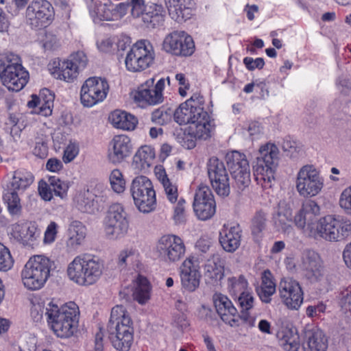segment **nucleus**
Listing matches in <instances>:
<instances>
[{
    "label": "nucleus",
    "mask_w": 351,
    "mask_h": 351,
    "mask_svg": "<svg viewBox=\"0 0 351 351\" xmlns=\"http://www.w3.org/2000/svg\"><path fill=\"white\" fill-rule=\"evenodd\" d=\"M185 199L180 197L177 200V204L174 207L173 219L176 223L180 224L185 221Z\"/></svg>",
    "instance_id": "54"
},
{
    "label": "nucleus",
    "mask_w": 351,
    "mask_h": 351,
    "mask_svg": "<svg viewBox=\"0 0 351 351\" xmlns=\"http://www.w3.org/2000/svg\"><path fill=\"white\" fill-rule=\"evenodd\" d=\"M339 304L342 313L348 317L351 316V289L341 292Z\"/></svg>",
    "instance_id": "56"
},
{
    "label": "nucleus",
    "mask_w": 351,
    "mask_h": 351,
    "mask_svg": "<svg viewBox=\"0 0 351 351\" xmlns=\"http://www.w3.org/2000/svg\"><path fill=\"white\" fill-rule=\"evenodd\" d=\"M49 71L56 79L72 82L77 78L78 71L69 59L56 58L49 64Z\"/></svg>",
    "instance_id": "27"
},
{
    "label": "nucleus",
    "mask_w": 351,
    "mask_h": 351,
    "mask_svg": "<svg viewBox=\"0 0 351 351\" xmlns=\"http://www.w3.org/2000/svg\"><path fill=\"white\" fill-rule=\"evenodd\" d=\"M103 228L107 239L117 240L128 232L129 222L125 210L119 204L111 205L104 219Z\"/></svg>",
    "instance_id": "11"
},
{
    "label": "nucleus",
    "mask_w": 351,
    "mask_h": 351,
    "mask_svg": "<svg viewBox=\"0 0 351 351\" xmlns=\"http://www.w3.org/2000/svg\"><path fill=\"white\" fill-rule=\"evenodd\" d=\"M295 189L305 198L318 195L324 186V180L320 172L312 165L302 166L296 174Z\"/></svg>",
    "instance_id": "9"
},
{
    "label": "nucleus",
    "mask_w": 351,
    "mask_h": 351,
    "mask_svg": "<svg viewBox=\"0 0 351 351\" xmlns=\"http://www.w3.org/2000/svg\"><path fill=\"white\" fill-rule=\"evenodd\" d=\"M156 250L159 257L165 262L174 263L181 260L186 253V245L182 238L169 234L161 237L158 241Z\"/></svg>",
    "instance_id": "17"
},
{
    "label": "nucleus",
    "mask_w": 351,
    "mask_h": 351,
    "mask_svg": "<svg viewBox=\"0 0 351 351\" xmlns=\"http://www.w3.org/2000/svg\"><path fill=\"white\" fill-rule=\"evenodd\" d=\"M133 151L131 138L125 134L114 136L109 143L108 158L113 164L122 162Z\"/></svg>",
    "instance_id": "24"
},
{
    "label": "nucleus",
    "mask_w": 351,
    "mask_h": 351,
    "mask_svg": "<svg viewBox=\"0 0 351 351\" xmlns=\"http://www.w3.org/2000/svg\"><path fill=\"white\" fill-rule=\"evenodd\" d=\"M320 207L317 203L312 199L306 200L294 216L295 226L306 236L313 237L317 228Z\"/></svg>",
    "instance_id": "13"
},
{
    "label": "nucleus",
    "mask_w": 351,
    "mask_h": 351,
    "mask_svg": "<svg viewBox=\"0 0 351 351\" xmlns=\"http://www.w3.org/2000/svg\"><path fill=\"white\" fill-rule=\"evenodd\" d=\"M241 230L239 226H229L223 225L219 232V243L223 249L233 252L241 244Z\"/></svg>",
    "instance_id": "30"
},
{
    "label": "nucleus",
    "mask_w": 351,
    "mask_h": 351,
    "mask_svg": "<svg viewBox=\"0 0 351 351\" xmlns=\"http://www.w3.org/2000/svg\"><path fill=\"white\" fill-rule=\"evenodd\" d=\"M166 198L171 204H175L178 198V185L176 182L169 179L162 184Z\"/></svg>",
    "instance_id": "51"
},
{
    "label": "nucleus",
    "mask_w": 351,
    "mask_h": 351,
    "mask_svg": "<svg viewBox=\"0 0 351 351\" xmlns=\"http://www.w3.org/2000/svg\"><path fill=\"white\" fill-rule=\"evenodd\" d=\"M243 64L248 70L253 71L255 69H261L265 65V62L262 58L253 59L251 57H245L243 59Z\"/></svg>",
    "instance_id": "62"
},
{
    "label": "nucleus",
    "mask_w": 351,
    "mask_h": 351,
    "mask_svg": "<svg viewBox=\"0 0 351 351\" xmlns=\"http://www.w3.org/2000/svg\"><path fill=\"white\" fill-rule=\"evenodd\" d=\"M0 80L11 91L18 92L26 85L29 73L23 66L18 55L12 53H0Z\"/></svg>",
    "instance_id": "6"
},
{
    "label": "nucleus",
    "mask_w": 351,
    "mask_h": 351,
    "mask_svg": "<svg viewBox=\"0 0 351 351\" xmlns=\"http://www.w3.org/2000/svg\"><path fill=\"white\" fill-rule=\"evenodd\" d=\"M207 167L213 189L220 196H228L230 193L229 178L223 162L213 157L209 159Z\"/></svg>",
    "instance_id": "20"
},
{
    "label": "nucleus",
    "mask_w": 351,
    "mask_h": 351,
    "mask_svg": "<svg viewBox=\"0 0 351 351\" xmlns=\"http://www.w3.org/2000/svg\"><path fill=\"white\" fill-rule=\"evenodd\" d=\"M278 160L279 149L275 144L267 143L260 147L253 169L255 179L262 187H271Z\"/></svg>",
    "instance_id": "7"
},
{
    "label": "nucleus",
    "mask_w": 351,
    "mask_h": 351,
    "mask_svg": "<svg viewBox=\"0 0 351 351\" xmlns=\"http://www.w3.org/2000/svg\"><path fill=\"white\" fill-rule=\"evenodd\" d=\"M69 60L73 63L78 72L86 67L88 62L87 57L83 51H77L69 57Z\"/></svg>",
    "instance_id": "58"
},
{
    "label": "nucleus",
    "mask_w": 351,
    "mask_h": 351,
    "mask_svg": "<svg viewBox=\"0 0 351 351\" xmlns=\"http://www.w3.org/2000/svg\"><path fill=\"white\" fill-rule=\"evenodd\" d=\"M33 153L35 156L40 158H45L47 156L48 147L43 136L36 138Z\"/></svg>",
    "instance_id": "59"
},
{
    "label": "nucleus",
    "mask_w": 351,
    "mask_h": 351,
    "mask_svg": "<svg viewBox=\"0 0 351 351\" xmlns=\"http://www.w3.org/2000/svg\"><path fill=\"white\" fill-rule=\"evenodd\" d=\"M249 289V283L245 276L241 274L228 277L227 289L232 297H237Z\"/></svg>",
    "instance_id": "42"
},
{
    "label": "nucleus",
    "mask_w": 351,
    "mask_h": 351,
    "mask_svg": "<svg viewBox=\"0 0 351 351\" xmlns=\"http://www.w3.org/2000/svg\"><path fill=\"white\" fill-rule=\"evenodd\" d=\"M237 298L241 311H248L253 308L254 298L250 289L239 295Z\"/></svg>",
    "instance_id": "53"
},
{
    "label": "nucleus",
    "mask_w": 351,
    "mask_h": 351,
    "mask_svg": "<svg viewBox=\"0 0 351 351\" xmlns=\"http://www.w3.org/2000/svg\"><path fill=\"white\" fill-rule=\"evenodd\" d=\"M14 261L10 250L0 243V271H8L14 266Z\"/></svg>",
    "instance_id": "48"
},
{
    "label": "nucleus",
    "mask_w": 351,
    "mask_h": 351,
    "mask_svg": "<svg viewBox=\"0 0 351 351\" xmlns=\"http://www.w3.org/2000/svg\"><path fill=\"white\" fill-rule=\"evenodd\" d=\"M109 120L114 128L126 131L134 130L138 124V119L134 115L120 110L111 112Z\"/></svg>",
    "instance_id": "35"
},
{
    "label": "nucleus",
    "mask_w": 351,
    "mask_h": 351,
    "mask_svg": "<svg viewBox=\"0 0 351 351\" xmlns=\"http://www.w3.org/2000/svg\"><path fill=\"white\" fill-rule=\"evenodd\" d=\"M33 181L34 176L30 172L18 170L14 171L12 180L8 184L6 188L10 191L12 190L21 193L33 183Z\"/></svg>",
    "instance_id": "38"
},
{
    "label": "nucleus",
    "mask_w": 351,
    "mask_h": 351,
    "mask_svg": "<svg viewBox=\"0 0 351 351\" xmlns=\"http://www.w3.org/2000/svg\"><path fill=\"white\" fill-rule=\"evenodd\" d=\"M57 224L54 221H51L47 226L45 232L44 242L45 243H53L57 234Z\"/></svg>",
    "instance_id": "63"
},
{
    "label": "nucleus",
    "mask_w": 351,
    "mask_h": 351,
    "mask_svg": "<svg viewBox=\"0 0 351 351\" xmlns=\"http://www.w3.org/2000/svg\"><path fill=\"white\" fill-rule=\"evenodd\" d=\"M280 344L285 351H298L300 341L298 335L289 328H283L278 333Z\"/></svg>",
    "instance_id": "39"
},
{
    "label": "nucleus",
    "mask_w": 351,
    "mask_h": 351,
    "mask_svg": "<svg viewBox=\"0 0 351 351\" xmlns=\"http://www.w3.org/2000/svg\"><path fill=\"white\" fill-rule=\"evenodd\" d=\"M351 235V221L344 217L328 215L319 218L315 235L312 238H322L337 242L343 241Z\"/></svg>",
    "instance_id": "8"
},
{
    "label": "nucleus",
    "mask_w": 351,
    "mask_h": 351,
    "mask_svg": "<svg viewBox=\"0 0 351 351\" xmlns=\"http://www.w3.org/2000/svg\"><path fill=\"white\" fill-rule=\"evenodd\" d=\"M103 261L92 255H78L66 267L68 278L81 287H88L99 281L104 271Z\"/></svg>",
    "instance_id": "4"
},
{
    "label": "nucleus",
    "mask_w": 351,
    "mask_h": 351,
    "mask_svg": "<svg viewBox=\"0 0 351 351\" xmlns=\"http://www.w3.org/2000/svg\"><path fill=\"white\" fill-rule=\"evenodd\" d=\"M130 191L134 204L140 212L149 213L156 208V192L152 182L147 177H136L131 183Z\"/></svg>",
    "instance_id": "10"
},
{
    "label": "nucleus",
    "mask_w": 351,
    "mask_h": 351,
    "mask_svg": "<svg viewBox=\"0 0 351 351\" xmlns=\"http://www.w3.org/2000/svg\"><path fill=\"white\" fill-rule=\"evenodd\" d=\"M151 286L147 279L138 276L136 279V285L133 296L134 299L140 304H145L150 299Z\"/></svg>",
    "instance_id": "41"
},
{
    "label": "nucleus",
    "mask_w": 351,
    "mask_h": 351,
    "mask_svg": "<svg viewBox=\"0 0 351 351\" xmlns=\"http://www.w3.org/2000/svg\"><path fill=\"white\" fill-rule=\"evenodd\" d=\"M108 338L112 346L119 351H129L134 341L133 321L122 305L112 308L107 326Z\"/></svg>",
    "instance_id": "2"
},
{
    "label": "nucleus",
    "mask_w": 351,
    "mask_h": 351,
    "mask_svg": "<svg viewBox=\"0 0 351 351\" xmlns=\"http://www.w3.org/2000/svg\"><path fill=\"white\" fill-rule=\"evenodd\" d=\"M109 182L112 191L117 193H122L125 189V180L122 172L118 169H113L109 175Z\"/></svg>",
    "instance_id": "46"
},
{
    "label": "nucleus",
    "mask_w": 351,
    "mask_h": 351,
    "mask_svg": "<svg viewBox=\"0 0 351 351\" xmlns=\"http://www.w3.org/2000/svg\"><path fill=\"white\" fill-rule=\"evenodd\" d=\"M20 193L14 191H10L5 189L3 194V200L7 204L8 210L12 215H19L21 211V204L19 197Z\"/></svg>",
    "instance_id": "43"
},
{
    "label": "nucleus",
    "mask_w": 351,
    "mask_h": 351,
    "mask_svg": "<svg viewBox=\"0 0 351 351\" xmlns=\"http://www.w3.org/2000/svg\"><path fill=\"white\" fill-rule=\"evenodd\" d=\"M327 348L328 339L320 328L313 326L305 331L304 351H326Z\"/></svg>",
    "instance_id": "29"
},
{
    "label": "nucleus",
    "mask_w": 351,
    "mask_h": 351,
    "mask_svg": "<svg viewBox=\"0 0 351 351\" xmlns=\"http://www.w3.org/2000/svg\"><path fill=\"white\" fill-rule=\"evenodd\" d=\"M154 57L155 53L151 43L147 40H138L127 53L125 66L130 71H141L153 63Z\"/></svg>",
    "instance_id": "12"
},
{
    "label": "nucleus",
    "mask_w": 351,
    "mask_h": 351,
    "mask_svg": "<svg viewBox=\"0 0 351 351\" xmlns=\"http://www.w3.org/2000/svg\"><path fill=\"white\" fill-rule=\"evenodd\" d=\"M141 19L148 28H155L162 25L165 21L163 7L154 3L147 5Z\"/></svg>",
    "instance_id": "36"
},
{
    "label": "nucleus",
    "mask_w": 351,
    "mask_h": 351,
    "mask_svg": "<svg viewBox=\"0 0 351 351\" xmlns=\"http://www.w3.org/2000/svg\"><path fill=\"white\" fill-rule=\"evenodd\" d=\"M165 80L160 79L154 85V78L141 84L135 93L134 100L142 104L157 105L163 101Z\"/></svg>",
    "instance_id": "23"
},
{
    "label": "nucleus",
    "mask_w": 351,
    "mask_h": 351,
    "mask_svg": "<svg viewBox=\"0 0 351 351\" xmlns=\"http://www.w3.org/2000/svg\"><path fill=\"white\" fill-rule=\"evenodd\" d=\"M226 158L236 186L243 190L251 182L250 166L246 156L238 151H232L226 154Z\"/></svg>",
    "instance_id": "15"
},
{
    "label": "nucleus",
    "mask_w": 351,
    "mask_h": 351,
    "mask_svg": "<svg viewBox=\"0 0 351 351\" xmlns=\"http://www.w3.org/2000/svg\"><path fill=\"white\" fill-rule=\"evenodd\" d=\"M38 193L45 201H50L53 197V189L50 182L40 180L38 183Z\"/></svg>",
    "instance_id": "60"
},
{
    "label": "nucleus",
    "mask_w": 351,
    "mask_h": 351,
    "mask_svg": "<svg viewBox=\"0 0 351 351\" xmlns=\"http://www.w3.org/2000/svg\"><path fill=\"white\" fill-rule=\"evenodd\" d=\"M180 276L182 287L189 291H195L199 286L201 274L194 265L193 258H186L180 267Z\"/></svg>",
    "instance_id": "26"
},
{
    "label": "nucleus",
    "mask_w": 351,
    "mask_h": 351,
    "mask_svg": "<svg viewBox=\"0 0 351 351\" xmlns=\"http://www.w3.org/2000/svg\"><path fill=\"white\" fill-rule=\"evenodd\" d=\"M108 91L109 85L104 78L89 77L81 88V103L85 107H92L103 101L106 98Z\"/></svg>",
    "instance_id": "16"
},
{
    "label": "nucleus",
    "mask_w": 351,
    "mask_h": 351,
    "mask_svg": "<svg viewBox=\"0 0 351 351\" xmlns=\"http://www.w3.org/2000/svg\"><path fill=\"white\" fill-rule=\"evenodd\" d=\"M267 225V215L262 210L256 213L252 220V234L256 239H259L263 236V232Z\"/></svg>",
    "instance_id": "44"
},
{
    "label": "nucleus",
    "mask_w": 351,
    "mask_h": 351,
    "mask_svg": "<svg viewBox=\"0 0 351 351\" xmlns=\"http://www.w3.org/2000/svg\"><path fill=\"white\" fill-rule=\"evenodd\" d=\"M86 236V228L80 221H73L70 223L67 230V240L66 247L68 250H76L81 245Z\"/></svg>",
    "instance_id": "32"
},
{
    "label": "nucleus",
    "mask_w": 351,
    "mask_h": 351,
    "mask_svg": "<svg viewBox=\"0 0 351 351\" xmlns=\"http://www.w3.org/2000/svg\"><path fill=\"white\" fill-rule=\"evenodd\" d=\"M256 292L262 302L269 303L271 297L276 292V283L269 270H265L261 275V284L256 288Z\"/></svg>",
    "instance_id": "37"
},
{
    "label": "nucleus",
    "mask_w": 351,
    "mask_h": 351,
    "mask_svg": "<svg viewBox=\"0 0 351 351\" xmlns=\"http://www.w3.org/2000/svg\"><path fill=\"white\" fill-rule=\"evenodd\" d=\"M49 182L52 186L53 192L55 195L60 197L61 199H65L67 196L69 184L64 181H62L56 176H50Z\"/></svg>",
    "instance_id": "49"
},
{
    "label": "nucleus",
    "mask_w": 351,
    "mask_h": 351,
    "mask_svg": "<svg viewBox=\"0 0 351 351\" xmlns=\"http://www.w3.org/2000/svg\"><path fill=\"white\" fill-rule=\"evenodd\" d=\"M292 219L289 212H278L274 217V223L278 230L284 233L289 234L293 231V227L291 224Z\"/></svg>",
    "instance_id": "45"
},
{
    "label": "nucleus",
    "mask_w": 351,
    "mask_h": 351,
    "mask_svg": "<svg viewBox=\"0 0 351 351\" xmlns=\"http://www.w3.org/2000/svg\"><path fill=\"white\" fill-rule=\"evenodd\" d=\"M54 262L43 255H35L29 258L21 271L23 286L28 290L42 289L50 276Z\"/></svg>",
    "instance_id": "5"
},
{
    "label": "nucleus",
    "mask_w": 351,
    "mask_h": 351,
    "mask_svg": "<svg viewBox=\"0 0 351 351\" xmlns=\"http://www.w3.org/2000/svg\"><path fill=\"white\" fill-rule=\"evenodd\" d=\"M54 10L47 0H32L26 9L27 23L34 28L45 27L53 20Z\"/></svg>",
    "instance_id": "18"
},
{
    "label": "nucleus",
    "mask_w": 351,
    "mask_h": 351,
    "mask_svg": "<svg viewBox=\"0 0 351 351\" xmlns=\"http://www.w3.org/2000/svg\"><path fill=\"white\" fill-rule=\"evenodd\" d=\"M162 49L177 56H190L195 51V44L191 36L184 31H174L167 35Z\"/></svg>",
    "instance_id": "19"
},
{
    "label": "nucleus",
    "mask_w": 351,
    "mask_h": 351,
    "mask_svg": "<svg viewBox=\"0 0 351 351\" xmlns=\"http://www.w3.org/2000/svg\"><path fill=\"white\" fill-rule=\"evenodd\" d=\"M302 266L306 278L311 282H318L324 278L322 260L315 252H306L303 257Z\"/></svg>",
    "instance_id": "28"
},
{
    "label": "nucleus",
    "mask_w": 351,
    "mask_h": 351,
    "mask_svg": "<svg viewBox=\"0 0 351 351\" xmlns=\"http://www.w3.org/2000/svg\"><path fill=\"white\" fill-rule=\"evenodd\" d=\"M40 43L45 51H54L60 47V40L51 32H45L40 34Z\"/></svg>",
    "instance_id": "47"
},
{
    "label": "nucleus",
    "mask_w": 351,
    "mask_h": 351,
    "mask_svg": "<svg viewBox=\"0 0 351 351\" xmlns=\"http://www.w3.org/2000/svg\"><path fill=\"white\" fill-rule=\"evenodd\" d=\"M155 158V151L149 145L141 146L133 156L132 167L138 171H145L152 165Z\"/></svg>",
    "instance_id": "34"
},
{
    "label": "nucleus",
    "mask_w": 351,
    "mask_h": 351,
    "mask_svg": "<svg viewBox=\"0 0 351 351\" xmlns=\"http://www.w3.org/2000/svg\"><path fill=\"white\" fill-rule=\"evenodd\" d=\"M326 306L323 302H319L316 305L308 306L306 309L307 317L313 318L319 317L326 311Z\"/></svg>",
    "instance_id": "61"
},
{
    "label": "nucleus",
    "mask_w": 351,
    "mask_h": 351,
    "mask_svg": "<svg viewBox=\"0 0 351 351\" xmlns=\"http://www.w3.org/2000/svg\"><path fill=\"white\" fill-rule=\"evenodd\" d=\"M339 205L346 214L351 216V185L346 187L341 193Z\"/></svg>",
    "instance_id": "52"
},
{
    "label": "nucleus",
    "mask_w": 351,
    "mask_h": 351,
    "mask_svg": "<svg viewBox=\"0 0 351 351\" xmlns=\"http://www.w3.org/2000/svg\"><path fill=\"white\" fill-rule=\"evenodd\" d=\"M80 311L75 302H70L60 306L49 302L46 307L47 324L53 332L60 338L72 336L77 326Z\"/></svg>",
    "instance_id": "3"
},
{
    "label": "nucleus",
    "mask_w": 351,
    "mask_h": 351,
    "mask_svg": "<svg viewBox=\"0 0 351 351\" xmlns=\"http://www.w3.org/2000/svg\"><path fill=\"white\" fill-rule=\"evenodd\" d=\"M204 276L210 283L221 280L224 276L223 262L218 254H212L203 266Z\"/></svg>",
    "instance_id": "31"
},
{
    "label": "nucleus",
    "mask_w": 351,
    "mask_h": 351,
    "mask_svg": "<svg viewBox=\"0 0 351 351\" xmlns=\"http://www.w3.org/2000/svg\"><path fill=\"white\" fill-rule=\"evenodd\" d=\"M77 205L78 208L84 213H93L97 210L94 199L91 195L80 198V199L78 200Z\"/></svg>",
    "instance_id": "57"
},
{
    "label": "nucleus",
    "mask_w": 351,
    "mask_h": 351,
    "mask_svg": "<svg viewBox=\"0 0 351 351\" xmlns=\"http://www.w3.org/2000/svg\"><path fill=\"white\" fill-rule=\"evenodd\" d=\"M282 302L290 310H298L304 301V293L299 282L292 278L282 279L279 284Z\"/></svg>",
    "instance_id": "21"
},
{
    "label": "nucleus",
    "mask_w": 351,
    "mask_h": 351,
    "mask_svg": "<svg viewBox=\"0 0 351 351\" xmlns=\"http://www.w3.org/2000/svg\"><path fill=\"white\" fill-rule=\"evenodd\" d=\"M139 254L133 249H126L119 254V264L137 265L138 263Z\"/></svg>",
    "instance_id": "50"
},
{
    "label": "nucleus",
    "mask_w": 351,
    "mask_h": 351,
    "mask_svg": "<svg viewBox=\"0 0 351 351\" xmlns=\"http://www.w3.org/2000/svg\"><path fill=\"white\" fill-rule=\"evenodd\" d=\"M204 99L199 93H194L181 104L174 112V119L180 125L189 124V135L199 141L210 139L215 131L210 116L204 110Z\"/></svg>",
    "instance_id": "1"
},
{
    "label": "nucleus",
    "mask_w": 351,
    "mask_h": 351,
    "mask_svg": "<svg viewBox=\"0 0 351 351\" xmlns=\"http://www.w3.org/2000/svg\"><path fill=\"white\" fill-rule=\"evenodd\" d=\"M37 228L34 225L23 223L14 226V237L23 244H27L36 238Z\"/></svg>",
    "instance_id": "40"
},
{
    "label": "nucleus",
    "mask_w": 351,
    "mask_h": 351,
    "mask_svg": "<svg viewBox=\"0 0 351 351\" xmlns=\"http://www.w3.org/2000/svg\"><path fill=\"white\" fill-rule=\"evenodd\" d=\"M125 3L131 7V14L134 18H141L147 8L144 0H128Z\"/></svg>",
    "instance_id": "55"
},
{
    "label": "nucleus",
    "mask_w": 351,
    "mask_h": 351,
    "mask_svg": "<svg viewBox=\"0 0 351 351\" xmlns=\"http://www.w3.org/2000/svg\"><path fill=\"white\" fill-rule=\"evenodd\" d=\"M128 5L120 3L114 5L110 0H91L89 12L95 23L117 21L127 13Z\"/></svg>",
    "instance_id": "14"
},
{
    "label": "nucleus",
    "mask_w": 351,
    "mask_h": 351,
    "mask_svg": "<svg viewBox=\"0 0 351 351\" xmlns=\"http://www.w3.org/2000/svg\"><path fill=\"white\" fill-rule=\"evenodd\" d=\"M53 100V95L49 89L45 88L40 93L39 96L33 95L27 105L29 108H36L38 113L47 117L51 114Z\"/></svg>",
    "instance_id": "33"
},
{
    "label": "nucleus",
    "mask_w": 351,
    "mask_h": 351,
    "mask_svg": "<svg viewBox=\"0 0 351 351\" xmlns=\"http://www.w3.org/2000/svg\"><path fill=\"white\" fill-rule=\"evenodd\" d=\"M216 311L221 319L231 327L239 326V314L232 301L225 295L216 294L214 296Z\"/></svg>",
    "instance_id": "25"
},
{
    "label": "nucleus",
    "mask_w": 351,
    "mask_h": 351,
    "mask_svg": "<svg viewBox=\"0 0 351 351\" xmlns=\"http://www.w3.org/2000/svg\"><path fill=\"white\" fill-rule=\"evenodd\" d=\"M79 149L78 147L75 144H69L66 147L64 155L63 161L65 163L71 162L78 154Z\"/></svg>",
    "instance_id": "64"
},
{
    "label": "nucleus",
    "mask_w": 351,
    "mask_h": 351,
    "mask_svg": "<svg viewBox=\"0 0 351 351\" xmlns=\"http://www.w3.org/2000/svg\"><path fill=\"white\" fill-rule=\"evenodd\" d=\"M193 210L201 220L210 219L216 212V204L214 196L210 188L201 184L196 191L194 201Z\"/></svg>",
    "instance_id": "22"
}]
</instances>
